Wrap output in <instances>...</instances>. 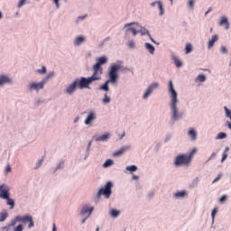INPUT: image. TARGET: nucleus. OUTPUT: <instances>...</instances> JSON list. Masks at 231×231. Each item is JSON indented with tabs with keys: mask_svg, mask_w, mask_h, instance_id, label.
I'll return each instance as SVG.
<instances>
[{
	"mask_svg": "<svg viewBox=\"0 0 231 231\" xmlns=\"http://www.w3.org/2000/svg\"><path fill=\"white\" fill-rule=\"evenodd\" d=\"M185 51H186V54L190 53V51H192V45L190 43L187 44Z\"/></svg>",
	"mask_w": 231,
	"mask_h": 231,
	"instance_id": "49530a36",
	"label": "nucleus"
},
{
	"mask_svg": "<svg viewBox=\"0 0 231 231\" xmlns=\"http://www.w3.org/2000/svg\"><path fill=\"white\" fill-rule=\"evenodd\" d=\"M107 41H111V37H106V39L103 40L102 44H104L105 42H107Z\"/></svg>",
	"mask_w": 231,
	"mask_h": 231,
	"instance_id": "052dcab7",
	"label": "nucleus"
},
{
	"mask_svg": "<svg viewBox=\"0 0 231 231\" xmlns=\"http://www.w3.org/2000/svg\"><path fill=\"white\" fill-rule=\"evenodd\" d=\"M5 84H14V79L7 75L0 76V86H5Z\"/></svg>",
	"mask_w": 231,
	"mask_h": 231,
	"instance_id": "dca6fc26",
	"label": "nucleus"
},
{
	"mask_svg": "<svg viewBox=\"0 0 231 231\" xmlns=\"http://www.w3.org/2000/svg\"><path fill=\"white\" fill-rule=\"evenodd\" d=\"M96 142H107V140H109V134H105L101 136H97L96 137Z\"/></svg>",
	"mask_w": 231,
	"mask_h": 231,
	"instance_id": "393cba45",
	"label": "nucleus"
},
{
	"mask_svg": "<svg viewBox=\"0 0 231 231\" xmlns=\"http://www.w3.org/2000/svg\"><path fill=\"white\" fill-rule=\"evenodd\" d=\"M226 138V133H219L216 138V140H225Z\"/></svg>",
	"mask_w": 231,
	"mask_h": 231,
	"instance_id": "a19ab883",
	"label": "nucleus"
},
{
	"mask_svg": "<svg viewBox=\"0 0 231 231\" xmlns=\"http://www.w3.org/2000/svg\"><path fill=\"white\" fill-rule=\"evenodd\" d=\"M45 85L46 84L44 83L43 80H42L40 82L32 81L28 84L27 91H30L31 93H32V91H36V93H39V91H41V89H44Z\"/></svg>",
	"mask_w": 231,
	"mask_h": 231,
	"instance_id": "6e6552de",
	"label": "nucleus"
},
{
	"mask_svg": "<svg viewBox=\"0 0 231 231\" xmlns=\"http://www.w3.org/2000/svg\"><path fill=\"white\" fill-rule=\"evenodd\" d=\"M23 230H24V226H23V224H19L18 226L13 228V231H23Z\"/></svg>",
	"mask_w": 231,
	"mask_h": 231,
	"instance_id": "79ce46f5",
	"label": "nucleus"
},
{
	"mask_svg": "<svg viewBox=\"0 0 231 231\" xmlns=\"http://www.w3.org/2000/svg\"><path fill=\"white\" fill-rule=\"evenodd\" d=\"M138 175H133V180H138Z\"/></svg>",
	"mask_w": 231,
	"mask_h": 231,
	"instance_id": "774afa93",
	"label": "nucleus"
},
{
	"mask_svg": "<svg viewBox=\"0 0 231 231\" xmlns=\"http://www.w3.org/2000/svg\"><path fill=\"white\" fill-rule=\"evenodd\" d=\"M91 144H92V142L90 141L87 147V153L85 155V160L89 156V149H91Z\"/></svg>",
	"mask_w": 231,
	"mask_h": 231,
	"instance_id": "de8ad7c7",
	"label": "nucleus"
},
{
	"mask_svg": "<svg viewBox=\"0 0 231 231\" xmlns=\"http://www.w3.org/2000/svg\"><path fill=\"white\" fill-rule=\"evenodd\" d=\"M52 231H57V226H55V224H53Z\"/></svg>",
	"mask_w": 231,
	"mask_h": 231,
	"instance_id": "338daca9",
	"label": "nucleus"
},
{
	"mask_svg": "<svg viewBox=\"0 0 231 231\" xmlns=\"http://www.w3.org/2000/svg\"><path fill=\"white\" fill-rule=\"evenodd\" d=\"M188 6L189 10H194V0H189Z\"/></svg>",
	"mask_w": 231,
	"mask_h": 231,
	"instance_id": "8fccbe9b",
	"label": "nucleus"
},
{
	"mask_svg": "<svg viewBox=\"0 0 231 231\" xmlns=\"http://www.w3.org/2000/svg\"><path fill=\"white\" fill-rule=\"evenodd\" d=\"M84 42H86V36L79 35L74 39L73 44L74 46H81V44H84Z\"/></svg>",
	"mask_w": 231,
	"mask_h": 231,
	"instance_id": "f3484780",
	"label": "nucleus"
},
{
	"mask_svg": "<svg viewBox=\"0 0 231 231\" xmlns=\"http://www.w3.org/2000/svg\"><path fill=\"white\" fill-rule=\"evenodd\" d=\"M159 88H160V83L158 82H153L150 84L143 95V99L147 100L149 97L152 95V92L154 91V89H158Z\"/></svg>",
	"mask_w": 231,
	"mask_h": 231,
	"instance_id": "1a4fd4ad",
	"label": "nucleus"
},
{
	"mask_svg": "<svg viewBox=\"0 0 231 231\" xmlns=\"http://www.w3.org/2000/svg\"><path fill=\"white\" fill-rule=\"evenodd\" d=\"M78 88L79 89H88V87L82 78L75 79V80L66 88L65 93L67 95H73V93L77 91Z\"/></svg>",
	"mask_w": 231,
	"mask_h": 231,
	"instance_id": "423d86ee",
	"label": "nucleus"
},
{
	"mask_svg": "<svg viewBox=\"0 0 231 231\" xmlns=\"http://www.w3.org/2000/svg\"><path fill=\"white\" fill-rule=\"evenodd\" d=\"M88 217H86L85 218H83L82 220H81V225H84V223H86V221H88Z\"/></svg>",
	"mask_w": 231,
	"mask_h": 231,
	"instance_id": "0e129e2a",
	"label": "nucleus"
},
{
	"mask_svg": "<svg viewBox=\"0 0 231 231\" xmlns=\"http://www.w3.org/2000/svg\"><path fill=\"white\" fill-rule=\"evenodd\" d=\"M220 52L223 53L224 55H226L228 53V49L226 46L222 45L220 47Z\"/></svg>",
	"mask_w": 231,
	"mask_h": 231,
	"instance_id": "a18cd8bd",
	"label": "nucleus"
},
{
	"mask_svg": "<svg viewBox=\"0 0 231 231\" xmlns=\"http://www.w3.org/2000/svg\"><path fill=\"white\" fill-rule=\"evenodd\" d=\"M44 162V160L41 159V160H39V161L36 162L35 167H34L35 171H37V169H40V167L42 166V162Z\"/></svg>",
	"mask_w": 231,
	"mask_h": 231,
	"instance_id": "c03bdc74",
	"label": "nucleus"
},
{
	"mask_svg": "<svg viewBox=\"0 0 231 231\" xmlns=\"http://www.w3.org/2000/svg\"><path fill=\"white\" fill-rule=\"evenodd\" d=\"M2 231H13L14 229L8 224L7 226L1 228Z\"/></svg>",
	"mask_w": 231,
	"mask_h": 231,
	"instance_id": "603ef678",
	"label": "nucleus"
},
{
	"mask_svg": "<svg viewBox=\"0 0 231 231\" xmlns=\"http://www.w3.org/2000/svg\"><path fill=\"white\" fill-rule=\"evenodd\" d=\"M226 127H228V129H231V123L230 121H226Z\"/></svg>",
	"mask_w": 231,
	"mask_h": 231,
	"instance_id": "e2e57ef3",
	"label": "nucleus"
},
{
	"mask_svg": "<svg viewBox=\"0 0 231 231\" xmlns=\"http://www.w3.org/2000/svg\"><path fill=\"white\" fill-rule=\"evenodd\" d=\"M122 63L123 61H117V63H114L109 67L107 72L108 79L103 85L99 86V91H106L107 93L109 91V84L115 86L118 83V71H131L129 68L122 66Z\"/></svg>",
	"mask_w": 231,
	"mask_h": 231,
	"instance_id": "f03ea898",
	"label": "nucleus"
},
{
	"mask_svg": "<svg viewBox=\"0 0 231 231\" xmlns=\"http://www.w3.org/2000/svg\"><path fill=\"white\" fill-rule=\"evenodd\" d=\"M149 38H150V40L152 41V42H153L154 44H156V41H154V39H152V36H151V34H150Z\"/></svg>",
	"mask_w": 231,
	"mask_h": 231,
	"instance_id": "69168bd1",
	"label": "nucleus"
},
{
	"mask_svg": "<svg viewBox=\"0 0 231 231\" xmlns=\"http://www.w3.org/2000/svg\"><path fill=\"white\" fill-rule=\"evenodd\" d=\"M113 182L108 181L106 183L105 187L101 188L97 194L96 195L94 201L98 202L100 201V198L104 196L106 199H109L111 198V194H113Z\"/></svg>",
	"mask_w": 231,
	"mask_h": 231,
	"instance_id": "0eeeda50",
	"label": "nucleus"
},
{
	"mask_svg": "<svg viewBox=\"0 0 231 231\" xmlns=\"http://www.w3.org/2000/svg\"><path fill=\"white\" fill-rule=\"evenodd\" d=\"M109 214H110V217H112L113 218H116L118 217V216H120V210L111 209Z\"/></svg>",
	"mask_w": 231,
	"mask_h": 231,
	"instance_id": "7c9ffc66",
	"label": "nucleus"
},
{
	"mask_svg": "<svg viewBox=\"0 0 231 231\" xmlns=\"http://www.w3.org/2000/svg\"><path fill=\"white\" fill-rule=\"evenodd\" d=\"M93 210H95V208L87 204L82 207L80 216H86L87 217H89L91 214H93Z\"/></svg>",
	"mask_w": 231,
	"mask_h": 231,
	"instance_id": "f8f14e48",
	"label": "nucleus"
},
{
	"mask_svg": "<svg viewBox=\"0 0 231 231\" xmlns=\"http://www.w3.org/2000/svg\"><path fill=\"white\" fill-rule=\"evenodd\" d=\"M219 41V36L217 34H215L212 36L211 40L208 42V50H212L214 48V44Z\"/></svg>",
	"mask_w": 231,
	"mask_h": 231,
	"instance_id": "6ab92c4d",
	"label": "nucleus"
},
{
	"mask_svg": "<svg viewBox=\"0 0 231 231\" xmlns=\"http://www.w3.org/2000/svg\"><path fill=\"white\" fill-rule=\"evenodd\" d=\"M185 196H187V192L186 191H179V192H176L174 194V197L177 198V199L185 198Z\"/></svg>",
	"mask_w": 231,
	"mask_h": 231,
	"instance_id": "f704fd0d",
	"label": "nucleus"
},
{
	"mask_svg": "<svg viewBox=\"0 0 231 231\" xmlns=\"http://www.w3.org/2000/svg\"><path fill=\"white\" fill-rule=\"evenodd\" d=\"M17 223H23V225H26L29 223L28 228H33L35 226V223L33 222V217L30 215H24V216H16L14 218H13L10 223L8 224L9 226L14 227L17 225Z\"/></svg>",
	"mask_w": 231,
	"mask_h": 231,
	"instance_id": "20e7f679",
	"label": "nucleus"
},
{
	"mask_svg": "<svg viewBox=\"0 0 231 231\" xmlns=\"http://www.w3.org/2000/svg\"><path fill=\"white\" fill-rule=\"evenodd\" d=\"M10 196V186L6 183H3L0 185V199H5V198H8Z\"/></svg>",
	"mask_w": 231,
	"mask_h": 231,
	"instance_id": "9b49d317",
	"label": "nucleus"
},
{
	"mask_svg": "<svg viewBox=\"0 0 231 231\" xmlns=\"http://www.w3.org/2000/svg\"><path fill=\"white\" fill-rule=\"evenodd\" d=\"M129 149H131V146H129V145L123 146L118 151L115 152L113 153V156H115V157L122 156V154H124L126 151H129Z\"/></svg>",
	"mask_w": 231,
	"mask_h": 231,
	"instance_id": "a211bd4d",
	"label": "nucleus"
},
{
	"mask_svg": "<svg viewBox=\"0 0 231 231\" xmlns=\"http://www.w3.org/2000/svg\"><path fill=\"white\" fill-rule=\"evenodd\" d=\"M125 169L130 172H136V171H138V167H136V165L126 166Z\"/></svg>",
	"mask_w": 231,
	"mask_h": 231,
	"instance_id": "4c0bfd02",
	"label": "nucleus"
},
{
	"mask_svg": "<svg viewBox=\"0 0 231 231\" xmlns=\"http://www.w3.org/2000/svg\"><path fill=\"white\" fill-rule=\"evenodd\" d=\"M5 174H8V172H12V167L10 166V164H7L5 166Z\"/></svg>",
	"mask_w": 231,
	"mask_h": 231,
	"instance_id": "864d4df0",
	"label": "nucleus"
},
{
	"mask_svg": "<svg viewBox=\"0 0 231 231\" xmlns=\"http://www.w3.org/2000/svg\"><path fill=\"white\" fill-rule=\"evenodd\" d=\"M198 183H199V177L193 179L192 182L189 184L190 189H195V187H198Z\"/></svg>",
	"mask_w": 231,
	"mask_h": 231,
	"instance_id": "2f4dec72",
	"label": "nucleus"
},
{
	"mask_svg": "<svg viewBox=\"0 0 231 231\" xmlns=\"http://www.w3.org/2000/svg\"><path fill=\"white\" fill-rule=\"evenodd\" d=\"M226 199H227L226 196L224 195V196H222L221 199H219V202H220V203H225V201H226Z\"/></svg>",
	"mask_w": 231,
	"mask_h": 231,
	"instance_id": "4d7b16f0",
	"label": "nucleus"
},
{
	"mask_svg": "<svg viewBox=\"0 0 231 231\" xmlns=\"http://www.w3.org/2000/svg\"><path fill=\"white\" fill-rule=\"evenodd\" d=\"M52 1H53L54 5H55L57 10H59L60 8V0H52Z\"/></svg>",
	"mask_w": 231,
	"mask_h": 231,
	"instance_id": "5fc2aeb1",
	"label": "nucleus"
},
{
	"mask_svg": "<svg viewBox=\"0 0 231 231\" xmlns=\"http://www.w3.org/2000/svg\"><path fill=\"white\" fill-rule=\"evenodd\" d=\"M139 24L138 23H126L124 26V30H125V32H131L134 35V37H136V35H138V28H139Z\"/></svg>",
	"mask_w": 231,
	"mask_h": 231,
	"instance_id": "9d476101",
	"label": "nucleus"
},
{
	"mask_svg": "<svg viewBox=\"0 0 231 231\" xmlns=\"http://www.w3.org/2000/svg\"><path fill=\"white\" fill-rule=\"evenodd\" d=\"M144 48L149 51L150 55H154V51H156V49L152 46V44L149 42L144 43Z\"/></svg>",
	"mask_w": 231,
	"mask_h": 231,
	"instance_id": "412c9836",
	"label": "nucleus"
},
{
	"mask_svg": "<svg viewBox=\"0 0 231 231\" xmlns=\"http://www.w3.org/2000/svg\"><path fill=\"white\" fill-rule=\"evenodd\" d=\"M53 77H55V71H51L42 80L43 81L44 84H46V82H48V80H50V79H53Z\"/></svg>",
	"mask_w": 231,
	"mask_h": 231,
	"instance_id": "bb28decb",
	"label": "nucleus"
},
{
	"mask_svg": "<svg viewBox=\"0 0 231 231\" xmlns=\"http://www.w3.org/2000/svg\"><path fill=\"white\" fill-rule=\"evenodd\" d=\"M80 120V116H76L75 119H74V124H78V122Z\"/></svg>",
	"mask_w": 231,
	"mask_h": 231,
	"instance_id": "13d9d810",
	"label": "nucleus"
},
{
	"mask_svg": "<svg viewBox=\"0 0 231 231\" xmlns=\"http://www.w3.org/2000/svg\"><path fill=\"white\" fill-rule=\"evenodd\" d=\"M224 111L226 113V117L231 120V110L228 107L224 106Z\"/></svg>",
	"mask_w": 231,
	"mask_h": 231,
	"instance_id": "58836bf2",
	"label": "nucleus"
},
{
	"mask_svg": "<svg viewBox=\"0 0 231 231\" xmlns=\"http://www.w3.org/2000/svg\"><path fill=\"white\" fill-rule=\"evenodd\" d=\"M211 10H212V7H209L208 10L205 13V16H208V14H210Z\"/></svg>",
	"mask_w": 231,
	"mask_h": 231,
	"instance_id": "680f3d73",
	"label": "nucleus"
},
{
	"mask_svg": "<svg viewBox=\"0 0 231 231\" xmlns=\"http://www.w3.org/2000/svg\"><path fill=\"white\" fill-rule=\"evenodd\" d=\"M96 60H97V63L94 65V67L98 68L99 69H102L103 64L107 63V57L101 56V57L97 58Z\"/></svg>",
	"mask_w": 231,
	"mask_h": 231,
	"instance_id": "2eb2a0df",
	"label": "nucleus"
},
{
	"mask_svg": "<svg viewBox=\"0 0 231 231\" xmlns=\"http://www.w3.org/2000/svg\"><path fill=\"white\" fill-rule=\"evenodd\" d=\"M150 6H152V8H154V6H158L159 15L161 17L165 14V9L163 8V3H162V1L157 0V1L152 2L150 4Z\"/></svg>",
	"mask_w": 231,
	"mask_h": 231,
	"instance_id": "4468645a",
	"label": "nucleus"
},
{
	"mask_svg": "<svg viewBox=\"0 0 231 231\" xmlns=\"http://www.w3.org/2000/svg\"><path fill=\"white\" fill-rule=\"evenodd\" d=\"M47 69L46 66H42V69H38L36 70V73H39L40 75H44L46 74Z\"/></svg>",
	"mask_w": 231,
	"mask_h": 231,
	"instance_id": "ea45409f",
	"label": "nucleus"
},
{
	"mask_svg": "<svg viewBox=\"0 0 231 231\" xmlns=\"http://www.w3.org/2000/svg\"><path fill=\"white\" fill-rule=\"evenodd\" d=\"M95 120H97V113L95 111H90L88 112L84 124L85 125H92Z\"/></svg>",
	"mask_w": 231,
	"mask_h": 231,
	"instance_id": "ddd939ff",
	"label": "nucleus"
},
{
	"mask_svg": "<svg viewBox=\"0 0 231 231\" xmlns=\"http://www.w3.org/2000/svg\"><path fill=\"white\" fill-rule=\"evenodd\" d=\"M188 136L190 138L192 142H196V140H198V132H196L194 128H190L188 131Z\"/></svg>",
	"mask_w": 231,
	"mask_h": 231,
	"instance_id": "aec40b11",
	"label": "nucleus"
},
{
	"mask_svg": "<svg viewBox=\"0 0 231 231\" xmlns=\"http://www.w3.org/2000/svg\"><path fill=\"white\" fill-rule=\"evenodd\" d=\"M172 60L176 68H181V66H183V63H181V60H180L178 57L172 56Z\"/></svg>",
	"mask_w": 231,
	"mask_h": 231,
	"instance_id": "cd10ccee",
	"label": "nucleus"
},
{
	"mask_svg": "<svg viewBox=\"0 0 231 231\" xmlns=\"http://www.w3.org/2000/svg\"><path fill=\"white\" fill-rule=\"evenodd\" d=\"M30 0H20L19 3L17 4V8H23L24 5H30Z\"/></svg>",
	"mask_w": 231,
	"mask_h": 231,
	"instance_id": "473e14b6",
	"label": "nucleus"
},
{
	"mask_svg": "<svg viewBox=\"0 0 231 231\" xmlns=\"http://www.w3.org/2000/svg\"><path fill=\"white\" fill-rule=\"evenodd\" d=\"M127 46L128 48H130V50H134V48H136V42H134V40H130L127 42Z\"/></svg>",
	"mask_w": 231,
	"mask_h": 231,
	"instance_id": "c9c22d12",
	"label": "nucleus"
},
{
	"mask_svg": "<svg viewBox=\"0 0 231 231\" xmlns=\"http://www.w3.org/2000/svg\"><path fill=\"white\" fill-rule=\"evenodd\" d=\"M228 151H230V147L226 146L222 153L221 163L228 158Z\"/></svg>",
	"mask_w": 231,
	"mask_h": 231,
	"instance_id": "a878e982",
	"label": "nucleus"
},
{
	"mask_svg": "<svg viewBox=\"0 0 231 231\" xmlns=\"http://www.w3.org/2000/svg\"><path fill=\"white\" fill-rule=\"evenodd\" d=\"M92 69L94 72L91 77H81V79H83V83L85 82L88 89H89V85L93 84V82H97V80H102V73L104 71V69H98L97 67L93 66Z\"/></svg>",
	"mask_w": 231,
	"mask_h": 231,
	"instance_id": "39448f33",
	"label": "nucleus"
},
{
	"mask_svg": "<svg viewBox=\"0 0 231 231\" xmlns=\"http://www.w3.org/2000/svg\"><path fill=\"white\" fill-rule=\"evenodd\" d=\"M103 104L107 105L111 102V97L107 96V93L104 95V98L102 99Z\"/></svg>",
	"mask_w": 231,
	"mask_h": 231,
	"instance_id": "72a5a7b5",
	"label": "nucleus"
},
{
	"mask_svg": "<svg viewBox=\"0 0 231 231\" xmlns=\"http://www.w3.org/2000/svg\"><path fill=\"white\" fill-rule=\"evenodd\" d=\"M219 25L220 26L225 25L226 26V30H228V28H230V23H228V18H226V16L221 17V20L219 22Z\"/></svg>",
	"mask_w": 231,
	"mask_h": 231,
	"instance_id": "b1692460",
	"label": "nucleus"
},
{
	"mask_svg": "<svg viewBox=\"0 0 231 231\" xmlns=\"http://www.w3.org/2000/svg\"><path fill=\"white\" fill-rule=\"evenodd\" d=\"M137 33H141V35H148V37H151V33L149 32V30H147L145 27H143L139 24Z\"/></svg>",
	"mask_w": 231,
	"mask_h": 231,
	"instance_id": "4be33fe9",
	"label": "nucleus"
},
{
	"mask_svg": "<svg viewBox=\"0 0 231 231\" xmlns=\"http://www.w3.org/2000/svg\"><path fill=\"white\" fill-rule=\"evenodd\" d=\"M217 156L216 152H212L211 155L209 156V158L208 159V161L206 162V163H208V162H210V160H214V158Z\"/></svg>",
	"mask_w": 231,
	"mask_h": 231,
	"instance_id": "6e6d98bb",
	"label": "nucleus"
},
{
	"mask_svg": "<svg viewBox=\"0 0 231 231\" xmlns=\"http://www.w3.org/2000/svg\"><path fill=\"white\" fill-rule=\"evenodd\" d=\"M196 152H198V149L193 148L189 153L177 155L173 162L175 167H181V165H190V162H192V158Z\"/></svg>",
	"mask_w": 231,
	"mask_h": 231,
	"instance_id": "7ed1b4c3",
	"label": "nucleus"
},
{
	"mask_svg": "<svg viewBox=\"0 0 231 231\" xmlns=\"http://www.w3.org/2000/svg\"><path fill=\"white\" fill-rule=\"evenodd\" d=\"M206 81H207V76H205V74H199L195 79V82H206Z\"/></svg>",
	"mask_w": 231,
	"mask_h": 231,
	"instance_id": "c85d7f7f",
	"label": "nucleus"
},
{
	"mask_svg": "<svg viewBox=\"0 0 231 231\" xmlns=\"http://www.w3.org/2000/svg\"><path fill=\"white\" fill-rule=\"evenodd\" d=\"M87 17H88L87 14L82 15V16H78V18L76 19L77 24H79V23H82V21H84V19H86Z\"/></svg>",
	"mask_w": 231,
	"mask_h": 231,
	"instance_id": "37998d69",
	"label": "nucleus"
},
{
	"mask_svg": "<svg viewBox=\"0 0 231 231\" xmlns=\"http://www.w3.org/2000/svg\"><path fill=\"white\" fill-rule=\"evenodd\" d=\"M221 180V175H218L214 180L213 183H216L217 181H219Z\"/></svg>",
	"mask_w": 231,
	"mask_h": 231,
	"instance_id": "bf43d9fd",
	"label": "nucleus"
},
{
	"mask_svg": "<svg viewBox=\"0 0 231 231\" xmlns=\"http://www.w3.org/2000/svg\"><path fill=\"white\" fill-rule=\"evenodd\" d=\"M8 217V213L6 211L0 213V222L5 221Z\"/></svg>",
	"mask_w": 231,
	"mask_h": 231,
	"instance_id": "e433bc0d",
	"label": "nucleus"
},
{
	"mask_svg": "<svg viewBox=\"0 0 231 231\" xmlns=\"http://www.w3.org/2000/svg\"><path fill=\"white\" fill-rule=\"evenodd\" d=\"M64 168V161H61L55 168V171H59Z\"/></svg>",
	"mask_w": 231,
	"mask_h": 231,
	"instance_id": "3c124183",
	"label": "nucleus"
},
{
	"mask_svg": "<svg viewBox=\"0 0 231 231\" xmlns=\"http://www.w3.org/2000/svg\"><path fill=\"white\" fill-rule=\"evenodd\" d=\"M168 95H169V107L171 115V122L174 124L182 120L185 117V112L180 109V98H178V92L174 88V83L170 80L168 83Z\"/></svg>",
	"mask_w": 231,
	"mask_h": 231,
	"instance_id": "f257e3e1",
	"label": "nucleus"
},
{
	"mask_svg": "<svg viewBox=\"0 0 231 231\" xmlns=\"http://www.w3.org/2000/svg\"><path fill=\"white\" fill-rule=\"evenodd\" d=\"M4 199H6V205L10 207V210H14V208L15 207V201L10 198V195H8L7 198H4Z\"/></svg>",
	"mask_w": 231,
	"mask_h": 231,
	"instance_id": "5701e85b",
	"label": "nucleus"
},
{
	"mask_svg": "<svg viewBox=\"0 0 231 231\" xmlns=\"http://www.w3.org/2000/svg\"><path fill=\"white\" fill-rule=\"evenodd\" d=\"M112 165H115V162L111 159H107L104 162L103 167H104V169H107V167H111Z\"/></svg>",
	"mask_w": 231,
	"mask_h": 231,
	"instance_id": "c756f323",
	"label": "nucleus"
},
{
	"mask_svg": "<svg viewBox=\"0 0 231 231\" xmlns=\"http://www.w3.org/2000/svg\"><path fill=\"white\" fill-rule=\"evenodd\" d=\"M217 214V208H214L211 212V217H212V222L214 223V219H216V215Z\"/></svg>",
	"mask_w": 231,
	"mask_h": 231,
	"instance_id": "09e8293b",
	"label": "nucleus"
}]
</instances>
